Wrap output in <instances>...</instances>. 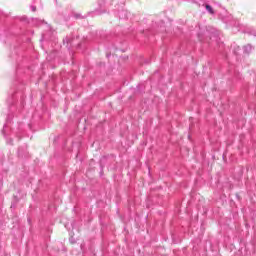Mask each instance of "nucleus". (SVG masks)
Returning a JSON list of instances; mask_svg holds the SVG:
<instances>
[{
	"mask_svg": "<svg viewBox=\"0 0 256 256\" xmlns=\"http://www.w3.org/2000/svg\"><path fill=\"white\" fill-rule=\"evenodd\" d=\"M206 10H207L208 12H210L211 14H213V8H212L211 6L206 5Z\"/></svg>",
	"mask_w": 256,
	"mask_h": 256,
	"instance_id": "nucleus-2",
	"label": "nucleus"
},
{
	"mask_svg": "<svg viewBox=\"0 0 256 256\" xmlns=\"http://www.w3.org/2000/svg\"><path fill=\"white\" fill-rule=\"evenodd\" d=\"M32 11H36V8H35V6H33V7H32Z\"/></svg>",
	"mask_w": 256,
	"mask_h": 256,
	"instance_id": "nucleus-3",
	"label": "nucleus"
},
{
	"mask_svg": "<svg viewBox=\"0 0 256 256\" xmlns=\"http://www.w3.org/2000/svg\"><path fill=\"white\" fill-rule=\"evenodd\" d=\"M251 49H252L251 45H246V46L244 47V51H245L246 53H249V52L251 51Z\"/></svg>",
	"mask_w": 256,
	"mask_h": 256,
	"instance_id": "nucleus-1",
	"label": "nucleus"
}]
</instances>
